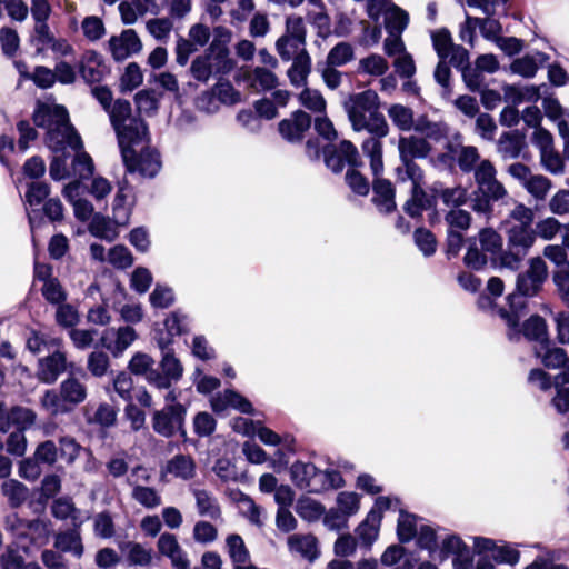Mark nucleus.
<instances>
[{"label": "nucleus", "mask_w": 569, "mask_h": 569, "mask_svg": "<svg viewBox=\"0 0 569 569\" xmlns=\"http://www.w3.org/2000/svg\"><path fill=\"white\" fill-rule=\"evenodd\" d=\"M345 108L353 130H367L378 137H386L389 127L383 116L379 113V97L373 90L351 94L345 102Z\"/></svg>", "instance_id": "1"}, {"label": "nucleus", "mask_w": 569, "mask_h": 569, "mask_svg": "<svg viewBox=\"0 0 569 569\" xmlns=\"http://www.w3.org/2000/svg\"><path fill=\"white\" fill-rule=\"evenodd\" d=\"M473 178L477 190L473 191L471 207L476 212L488 213L491 211V201L503 199L508 192L497 179V170L488 159H483L478 163Z\"/></svg>", "instance_id": "2"}, {"label": "nucleus", "mask_w": 569, "mask_h": 569, "mask_svg": "<svg viewBox=\"0 0 569 569\" xmlns=\"http://www.w3.org/2000/svg\"><path fill=\"white\" fill-rule=\"evenodd\" d=\"M87 398V387L74 377H69L60 385L59 392L48 390L41 399L42 407L51 415L70 412Z\"/></svg>", "instance_id": "3"}, {"label": "nucleus", "mask_w": 569, "mask_h": 569, "mask_svg": "<svg viewBox=\"0 0 569 569\" xmlns=\"http://www.w3.org/2000/svg\"><path fill=\"white\" fill-rule=\"evenodd\" d=\"M108 111L120 147L126 143H136L147 138V126L141 119L131 117V104L129 101L117 100Z\"/></svg>", "instance_id": "4"}, {"label": "nucleus", "mask_w": 569, "mask_h": 569, "mask_svg": "<svg viewBox=\"0 0 569 569\" xmlns=\"http://www.w3.org/2000/svg\"><path fill=\"white\" fill-rule=\"evenodd\" d=\"M127 193L120 188L113 201V218L109 219L101 214H96L90 224L89 231L92 236L113 241L119 236V227H126L129 223L131 210L126 206Z\"/></svg>", "instance_id": "5"}, {"label": "nucleus", "mask_w": 569, "mask_h": 569, "mask_svg": "<svg viewBox=\"0 0 569 569\" xmlns=\"http://www.w3.org/2000/svg\"><path fill=\"white\" fill-rule=\"evenodd\" d=\"M146 139L136 143L121 146L123 162L129 172H139L143 177L152 178L161 169V160L158 151L150 147H139Z\"/></svg>", "instance_id": "6"}, {"label": "nucleus", "mask_w": 569, "mask_h": 569, "mask_svg": "<svg viewBox=\"0 0 569 569\" xmlns=\"http://www.w3.org/2000/svg\"><path fill=\"white\" fill-rule=\"evenodd\" d=\"M449 557H452L453 569H472L473 556L470 548L459 536L443 532L433 560L442 562Z\"/></svg>", "instance_id": "7"}, {"label": "nucleus", "mask_w": 569, "mask_h": 569, "mask_svg": "<svg viewBox=\"0 0 569 569\" xmlns=\"http://www.w3.org/2000/svg\"><path fill=\"white\" fill-rule=\"evenodd\" d=\"M229 50L219 48L218 52H208L197 57L192 63L190 71L199 81L206 82L213 73L227 72L231 69L232 63L229 59Z\"/></svg>", "instance_id": "8"}, {"label": "nucleus", "mask_w": 569, "mask_h": 569, "mask_svg": "<svg viewBox=\"0 0 569 569\" xmlns=\"http://www.w3.org/2000/svg\"><path fill=\"white\" fill-rule=\"evenodd\" d=\"M548 277L546 262L540 257L529 260L528 269L517 278V291L521 296H536Z\"/></svg>", "instance_id": "9"}, {"label": "nucleus", "mask_w": 569, "mask_h": 569, "mask_svg": "<svg viewBox=\"0 0 569 569\" xmlns=\"http://www.w3.org/2000/svg\"><path fill=\"white\" fill-rule=\"evenodd\" d=\"M535 355L541 360L545 367L562 369V371L555 377V385H557L558 381L561 382V385L569 383V357L563 349L551 347L548 340V342L535 347Z\"/></svg>", "instance_id": "10"}, {"label": "nucleus", "mask_w": 569, "mask_h": 569, "mask_svg": "<svg viewBox=\"0 0 569 569\" xmlns=\"http://www.w3.org/2000/svg\"><path fill=\"white\" fill-rule=\"evenodd\" d=\"M46 143L53 153H63L67 149L72 151L82 149L81 138L70 124L69 119L47 132Z\"/></svg>", "instance_id": "11"}, {"label": "nucleus", "mask_w": 569, "mask_h": 569, "mask_svg": "<svg viewBox=\"0 0 569 569\" xmlns=\"http://www.w3.org/2000/svg\"><path fill=\"white\" fill-rule=\"evenodd\" d=\"M186 409L182 405H167L162 410L153 415V429L163 437H171L181 430Z\"/></svg>", "instance_id": "12"}, {"label": "nucleus", "mask_w": 569, "mask_h": 569, "mask_svg": "<svg viewBox=\"0 0 569 569\" xmlns=\"http://www.w3.org/2000/svg\"><path fill=\"white\" fill-rule=\"evenodd\" d=\"M162 373H151L149 383L159 389H169L172 382H177L183 375V366L172 351L162 352L160 360Z\"/></svg>", "instance_id": "13"}, {"label": "nucleus", "mask_w": 569, "mask_h": 569, "mask_svg": "<svg viewBox=\"0 0 569 569\" xmlns=\"http://www.w3.org/2000/svg\"><path fill=\"white\" fill-rule=\"evenodd\" d=\"M108 48L116 61H123L139 53L142 50V42L133 29H126L109 39Z\"/></svg>", "instance_id": "14"}, {"label": "nucleus", "mask_w": 569, "mask_h": 569, "mask_svg": "<svg viewBox=\"0 0 569 569\" xmlns=\"http://www.w3.org/2000/svg\"><path fill=\"white\" fill-rule=\"evenodd\" d=\"M325 161L333 172H340L346 163L350 167H357L360 163L357 148L348 140L341 141L338 147L326 148Z\"/></svg>", "instance_id": "15"}, {"label": "nucleus", "mask_w": 569, "mask_h": 569, "mask_svg": "<svg viewBox=\"0 0 569 569\" xmlns=\"http://www.w3.org/2000/svg\"><path fill=\"white\" fill-rule=\"evenodd\" d=\"M138 338L137 331L129 326L109 328L101 336V342L114 357L121 356Z\"/></svg>", "instance_id": "16"}, {"label": "nucleus", "mask_w": 569, "mask_h": 569, "mask_svg": "<svg viewBox=\"0 0 569 569\" xmlns=\"http://www.w3.org/2000/svg\"><path fill=\"white\" fill-rule=\"evenodd\" d=\"M68 111L53 101L38 102L33 112V121L36 126L46 128L47 132L56 126H61L68 120Z\"/></svg>", "instance_id": "17"}, {"label": "nucleus", "mask_w": 569, "mask_h": 569, "mask_svg": "<svg viewBox=\"0 0 569 569\" xmlns=\"http://www.w3.org/2000/svg\"><path fill=\"white\" fill-rule=\"evenodd\" d=\"M157 548L161 556L170 559L173 569H189L190 561L174 535L164 532L157 541Z\"/></svg>", "instance_id": "18"}, {"label": "nucleus", "mask_w": 569, "mask_h": 569, "mask_svg": "<svg viewBox=\"0 0 569 569\" xmlns=\"http://www.w3.org/2000/svg\"><path fill=\"white\" fill-rule=\"evenodd\" d=\"M311 126V118L305 111L298 110L290 118L279 122V132L288 142H298Z\"/></svg>", "instance_id": "19"}, {"label": "nucleus", "mask_w": 569, "mask_h": 569, "mask_svg": "<svg viewBox=\"0 0 569 569\" xmlns=\"http://www.w3.org/2000/svg\"><path fill=\"white\" fill-rule=\"evenodd\" d=\"M210 402L213 411L218 413L223 412L228 408H233L242 413H253L251 402L234 390H224L213 396Z\"/></svg>", "instance_id": "20"}, {"label": "nucleus", "mask_w": 569, "mask_h": 569, "mask_svg": "<svg viewBox=\"0 0 569 569\" xmlns=\"http://www.w3.org/2000/svg\"><path fill=\"white\" fill-rule=\"evenodd\" d=\"M161 479H167L168 476L173 478L189 480L196 475V463L189 456L177 455L168 460L161 469Z\"/></svg>", "instance_id": "21"}, {"label": "nucleus", "mask_w": 569, "mask_h": 569, "mask_svg": "<svg viewBox=\"0 0 569 569\" xmlns=\"http://www.w3.org/2000/svg\"><path fill=\"white\" fill-rule=\"evenodd\" d=\"M67 361L64 353L53 352L39 360L38 378L46 383H53L59 375L66 370Z\"/></svg>", "instance_id": "22"}, {"label": "nucleus", "mask_w": 569, "mask_h": 569, "mask_svg": "<svg viewBox=\"0 0 569 569\" xmlns=\"http://www.w3.org/2000/svg\"><path fill=\"white\" fill-rule=\"evenodd\" d=\"M226 547L234 569H256L251 565L250 553L241 536L229 535L226 539Z\"/></svg>", "instance_id": "23"}, {"label": "nucleus", "mask_w": 569, "mask_h": 569, "mask_svg": "<svg viewBox=\"0 0 569 569\" xmlns=\"http://www.w3.org/2000/svg\"><path fill=\"white\" fill-rule=\"evenodd\" d=\"M507 234L509 248L521 251L522 254H527L536 240V233L531 229V226L526 224L511 226L508 229Z\"/></svg>", "instance_id": "24"}, {"label": "nucleus", "mask_w": 569, "mask_h": 569, "mask_svg": "<svg viewBox=\"0 0 569 569\" xmlns=\"http://www.w3.org/2000/svg\"><path fill=\"white\" fill-rule=\"evenodd\" d=\"M456 159L459 168L463 172L473 171L478 163L481 161L478 149L472 146H448V153L446 154Z\"/></svg>", "instance_id": "25"}, {"label": "nucleus", "mask_w": 569, "mask_h": 569, "mask_svg": "<svg viewBox=\"0 0 569 569\" xmlns=\"http://www.w3.org/2000/svg\"><path fill=\"white\" fill-rule=\"evenodd\" d=\"M398 149L402 161L425 158L430 151L429 143L426 140L413 136L400 138Z\"/></svg>", "instance_id": "26"}, {"label": "nucleus", "mask_w": 569, "mask_h": 569, "mask_svg": "<svg viewBox=\"0 0 569 569\" xmlns=\"http://www.w3.org/2000/svg\"><path fill=\"white\" fill-rule=\"evenodd\" d=\"M121 552L126 556L131 566L146 567L153 560L152 550L139 542L127 541L120 545Z\"/></svg>", "instance_id": "27"}, {"label": "nucleus", "mask_w": 569, "mask_h": 569, "mask_svg": "<svg viewBox=\"0 0 569 569\" xmlns=\"http://www.w3.org/2000/svg\"><path fill=\"white\" fill-rule=\"evenodd\" d=\"M373 201L380 211L391 212L396 208L395 190L390 181L376 178L373 181Z\"/></svg>", "instance_id": "28"}, {"label": "nucleus", "mask_w": 569, "mask_h": 569, "mask_svg": "<svg viewBox=\"0 0 569 569\" xmlns=\"http://www.w3.org/2000/svg\"><path fill=\"white\" fill-rule=\"evenodd\" d=\"M79 71L87 82H99L104 74L101 56L96 51H88L80 62Z\"/></svg>", "instance_id": "29"}, {"label": "nucleus", "mask_w": 569, "mask_h": 569, "mask_svg": "<svg viewBox=\"0 0 569 569\" xmlns=\"http://www.w3.org/2000/svg\"><path fill=\"white\" fill-rule=\"evenodd\" d=\"M288 547L291 553L313 560L318 556L317 539L311 535H292L288 538Z\"/></svg>", "instance_id": "30"}, {"label": "nucleus", "mask_w": 569, "mask_h": 569, "mask_svg": "<svg viewBox=\"0 0 569 569\" xmlns=\"http://www.w3.org/2000/svg\"><path fill=\"white\" fill-rule=\"evenodd\" d=\"M236 502L240 513L248 519V521L257 527H262L264 523V511L258 506L248 495L242 492L237 493Z\"/></svg>", "instance_id": "31"}, {"label": "nucleus", "mask_w": 569, "mask_h": 569, "mask_svg": "<svg viewBox=\"0 0 569 569\" xmlns=\"http://www.w3.org/2000/svg\"><path fill=\"white\" fill-rule=\"evenodd\" d=\"M311 71V58L309 53H302L292 60L291 67L288 69L287 74L290 83L295 87H301L307 83L308 76Z\"/></svg>", "instance_id": "32"}, {"label": "nucleus", "mask_w": 569, "mask_h": 569, "mask_svg": "<svg viewBox=\"0 0 569 569\" xmlns=\"http://www.w3.org/2000/svg\"><path fill=\"white\" fill-rule=\"evenodd\" d=\"M545 62V56L540 52L533 54H526L516 59L510 69L513 73L525 78H531L536 74L539 67Z\"/></svg>", "instance_id": "33"}, {"label": "nucleus", "mask_w": 569, "mask_h": 569, "mask_svg": "<svg viewBox=\"0 0 569 569\" xmlns=\"http://www.w3.org/2000/svg\"><path fill=\"white\" fill-rule=\"evenodd\" d=\"M292 481L300 488L316 489L313 482L318 470L315 465L297 461L290 468Z\"/></svg>", "instance_id": "34"}, {"label": "nucleus", "mask_w": 569, "mask_h": 569, "mask_svg": "<svg viewBox=\"0 0 569 569\" xmlns=\"http://www.w3.org/2000/svg\"><path fill=\"white\" fill-rule=\"evenodd\" d=\"M198 512L202 517L217 520L221 516V509L217 499L208 491L196 489L193 491Z\"/></svg>", "instance_id": "35"}, {"label": "nucleus", "mask_w": 569, "mask_h": 569, "mask_svg": "<svg viewBox=\"0 0 569 569\" xmlns=\"http://www.w3.org/2000/svg\"><path fill=\"white\" fill-rule=\"evenodd\" d=\"M276 50L283 61L295 60L302 53H308L306 42L286 36H281L277 40Z\"/></svg>", "instance_id": "36"}, {"label": "nucleus", "mask_w": 569, "mask_h": 569, "mask_svg": "<svg viewBox=\"0 0 569 569\" xmlns=\"http://www.w3.org/2000/svg\"><path fill=\"white\" fill-rule=\"evenodd\" d=\"M80 31L83 38L89 42H97L101 40L107 29L102 18L98 16H87L80 22Z\"/></svg>", "instance_id": "37"}, {"label": "nucleus", "mask_w": 569, "mask_h": 569, "mask_svg": "<svg viewBox=\"0 0 569 569\" xmlns=\"http://www.w3.org/2000/svg\"><path fill=\"white\" fill-rule=\"evenodd\" d=\"M445 531H436L427 525H420L417 533V541L420 548L428 550L430 558L435 559L440 545V537Z\"/></svg>", "instance_id": "38"}, {"label": "nucleus", "mask_w": 569, "mask_h": 569, "mask_svg": "<svg viewBox=\"0 0 569 569\" xmlns=\"http://www.w3.org/2000/svg\"><path fill=\"white\" fill-rule=\"evenodd\" d=\"M523 336L538 345L548 342V327L539 316H531L522 326Z\"/></svg>", "instance_id": "39"}, {"label": "nucleus", "mask_w": 569, "mask_h": 569, "mask_svg": "<svg viewBox=\"0 0 569 569\" xmlns=\"http://www.w3.org/2000/svg\"><path fill=\"white\" fill-rule=\"evenodd\" d=\"M380 513L378 511H370L367 518L357 528L358 537L366 545H371L379 535L380 529Z\"/></svg>", "instance_id": "40"}, {"label": "nucleus", "mask_w": 569, "mask_h": 569, "mask_svg": "<svg viewBox=\"0 0 569 569\" xmlns=\"http://www.w3.org/2000/svg\"><path fill=\"white\" fill-rule=\"evenodd\" d=\"M54 547L62 552H70L78 558L83 552L80 535L76 530L57 535Z\"/></svg>", "instance_id": "41"}, {"label": "nucleus", "mask_w": 569, "mask_h": 569, "mask_svg": "<svg viewBox=\"0 0 569 569\" xmlns=\"http://www.w3.org/2000/svg\"><path fill=\"white\" fill-rule=\"evenodd\" d=\"M1 492L12 508L21 506L28 497V488L16 479L3 481Z\"/></svg>", "instance_id": "42"}, {"label": "nucleus", "mask_w": 569, "mask_h": 569, "mask_svg": "<svg viewBox=\"0 0 569 569\" xmlns=\"http://www.w3.org/2000/svg\"><path fill=\"white\" fill-rule=\"evenodd\" d=\"M388 116L392 123L402 131H410L415 128L413 112L403 104L396 103L390 106Z\"/></svg>", "instance_id": "43"}, {"label": "nucleus", "mask_w": 569, "mask_h": 569, "mask_svg": "<svg viewBox=\"0 0 569 569\" xmlns=\"http://www.w3.org/2000/svg\"><path fill=\"white\" fill-rule=\"evenodd\" d=\"M131 496L147 509H156L162 503L161 495L151 487L134 485Z\"/></svg>", "instance_id": "44"}, {"label": "nucleus", "mask_w": 569, "mask_h": 569, "mask_svg": "<svg viewBox=\"0 0 569 569\" xmlns=\"http://www.w3.org/2000/svg\"><path fill=\"white\" fill-rule=\"evenodd\" d=\"M413 129L426 138L435 141L442 139L447 134V127L442 122H432L425 117H420L416 120Z\"/></svg>", "instance_id": "45"}, {"label": "nucleus", "mask_w": 569, "mask_h": 569, "mask_svg": "<svg viewBox=\"0 0 569 569\" xmlns=\"http://www.w3.org/2000/svg\"><path fill=\"white\" fill-rule=\"evenodd\" d=\"M386 28L389 33H401L408 24V14L397 6L385 11Z\"/></svg>", "instance_id": "46"}, {"label": "nucleus", "mask_w": 569, "mask_h": 569, "mask_svg": "<svg viewBox=\"0 0 569 569\" xmlns=\"http://www.w3.org/2000/svg\"><path fill=\"white\" fill-rule=\"evenodd\" d=\"M154 360L144 352H137L129 361V369L132 373L143 376L149 382L151 373H156Z\"/></svg>", "instance_id": "47"}, {"label": "nucleus", "mask_w": 569, "mask_h": 569, "mask_svg": "<svg viewBox=\"0 0 569 569\" xmlns=\"http://www.w3.org/2000/svg\"><path fill=\"white\" fill-rule=\"evenodd\" d=\"M308 19L319 29V32H327L330 27V19L326 13L321 0H308Z\"/></svg>", "instance_id": "48"}, {"label": "nucleus", "mask_w": 569, "mask_h": 569, "mask_svg": "<svg viewBox=\"0 0 569 569\" xmlns=\"http://www.w3.org/2000/svg\"><path fill=\"white\" fill-rule=\"evenodd\" d=\"M355 58L353 47L348 42L337 43L327 56V64L341 67Z\"/></svg>", "instance_id": "49"}, {"label": "nucleus", "mask_w": 569, "mask_h": 569, "mask_svg": "<svg viewBox=\"0 0 569 569\" xmlns=\"http://www.w3.org/2000/svg\"><path fill=\"white\" fill-rule=\"evenodd\" d=\"M143 81L141 68L136 62H130L120 78V89L122 92H130L138 88Z\"/></svg>", "instance_id": "50"}, {"label": "nucleus", "mask_w": 569, "mask_h": 569, "mask_svg": "<svg viewBox=\"0 0 569 569\" xmlns=\"http://www.w3.org/2000/svg\"><path fill=\"white\" fill-rule=\"evenodd\" d=\"M52 513L58 519H71L73 525H80L79 510L68 498H59L52 505Z\"/></svg>", "instance_id": "51"}, {"label": "nucleus", "mask_w": 569, "mask_h": 569, "mask_svg": "<svg viewBox=\"0 0 569 569\" xmlns=\"http://www.w3.org/2000/svg\"><path fill=\"white\" fill-rule=\"evenodd\" d=\"M419 527L417 519L413 515L401 511L398 518L397 533L398 538L402 542L410 541L417 536Z\"/></svg>", "instance_id": "52"}, {"label": "nucleus", "mask_w": 569, "mask_h": 569, "mask_svg": "<svg viewBox=\"0 0 569 569\" xmlns=\"http://www.w3.org/2000/svg\"><path fill=\"white\" fill-rule=\"evenodd\" d=\"M297 513L307 521H316L323 515V507L316 500L305 497L298 500Z\"/></svg>", "instance_id": "53"}, {"label": "nucleus", "mask_w": 569, "mask_h": 569, "mask_svg": "<svg viewBox=\"0 0 569 569\" xmlns=\"http://www.w3.org/2000/svg\"><path fill=\"white\" fill-rule=\"evenodd\" d=\"M359 72L371 76H382L389 69L388 61L379 54H370L359 61Z\"/></svg>", "instance_id": "54"}, {"label": "nucleus", "mask_w": 569, "mask_h": 569, "mask_svg": "<svg viewBox=\"0 0 569 569\" xmlns=\"http://www.w3.org/2000/svg\"><path fill=\"white\" fill-rule=\"evenodd\" d=\"M53 39L54 36L50 32L47 23L36 24L31 43L34 47L37 54L44 56L46 51L50 50L49 48Z\"/></svg>", "instance_id": "55"}, {"label": "nucleus", "mask_w": 569, "mask_h": 569, "mask_svg": "<svg viewBox=\"0 0 569 569\" xmlns=\"http://www.w3.org/2000/svg\"><path fill=\"white\" fill-rule=\"evenodd\" d=\"M249 81L256 90H270L277 86V77L270 70L256 68L249 74Z\"/></svg>", "instance_id": "56"}, {"label": "nucleus", "mask_w": 569, "mask_h": 569, "mask_svg": "<svg viewBox=\"0 0 569 569\" xmlns=\"http://www.w3.org/2000/svg\"><path fill=\"white\" fill-rule=\"evenodd\" d=\"M521 138L511 133L502 134L498 142V150L503 158H517L521 151Z\"/></svg>", "instance_id": "57"}, {"label": "nucleus", "mask_w": 569, "mask_h": 569, "mask_svg": "<svg viewBox=\"0 0 569 569\" xmlns=\"http://www.w3.org/2000/svg\"><path fill=\"white\" fill-rule=\"evenodd\" d=\"M299 101L305 108L312 112H325L326 110V100L316 89H303L299 94Z\"/></svg>", "instance_id": "58"}, {"label": "nucleus", "mask_w": 569, "mask_h": 569, "mask_svg": "<svg viewBox=\"0 0 569 569\" xmlns=\"http://www.w3.org/2000/svg\"><path fill=\"white\" fill-rule=\"evenodd\" d=\"M523 187L536 199L542 200L549 193L552 184L548 178L541 174H531V177Z\"/></svg>", "instance_id": "59"}, {"label": "nucleus", "mask_w": 569, "mask_h": 569, "mask_svg": "<svg viewBox=\"0 0 569 569\" xmlns=\"http://www.w3.org/2000/svg\"><path fill=\"white\" fill-rule=\"evenodd\" d=\"M432 44L440 60H447L450 56L451 49L456 46L452 43L450 33L445 30L432 32Z\"/></svg>", "instance_id": "60"}, {"label": "nucleus", "mask_w": 569, "mask_h": 569, "mask_svg": "<svg viewBox=\"0 0 569 569\" xmlns=\"http://www.w3.org/2000/svg\"><path fill=\"white\" fill-rule=\"evenodd\" d=\"M110 264L118 269L129 268L133 263V257L129 249L124 246L118 244L112 247L107 256Z\"/></svg>", "instance_id": "61"}, {"label": "nucleus", "mask_w": 569, "mask_h": 569, "mask_svg": "<svg viewBox=\"0 0 569 569\" xmlns=\"http://www.w3.org/2000/svg\"><path fill=\"white\" fill-rule=\"evenodd\" d=\"M479 242L482 250L491 254L502 249V238L491 228L483 229L479 232Z\"/></svg>", "instance_id": "62"}, {"label": "nucleus", "mask_w": 569, "mask_h": 569, "mask_svg": "<svg viewBox=\"0 0 569 569\" xmlns=\"http://www.w3.org/2000/svg\"><path fill=\"white\" fill-rule=\"evenodd\" d=\"M153 308H168L174 302V293L170 287L157 284L149 297Z\"/></svg>", "instance_id": "63"}, {"label": "nucleus", "mask_w": 569, "mask_h": 569, "mask_svg": "<svg viewBox=\"0 0 569 569\" xmlns=\"http://www.w3.org/2000/svg\"><path fill=\"white\" fill-rule=\"evenodd\" d=\"M492 558L496 562L515 566L519 562L520 553L512 545L500 542L497 543Z\"/></svg>", "instance_id": "64"}]
</instances>
